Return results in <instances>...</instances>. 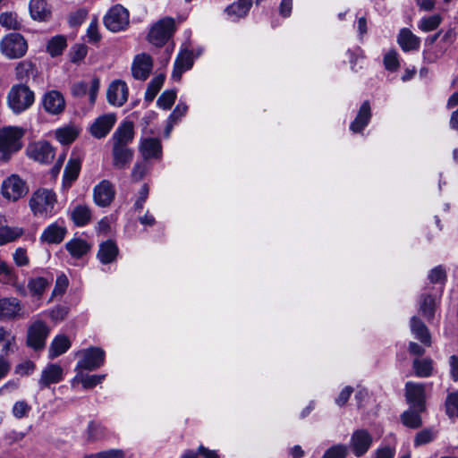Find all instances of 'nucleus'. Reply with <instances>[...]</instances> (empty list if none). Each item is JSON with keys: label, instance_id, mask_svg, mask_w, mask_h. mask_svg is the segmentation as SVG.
<instances>
[{"label": "nucleus", "instance_id": "f257e3e1", "mask_svg": "<svg viewBox=\"0 0 458 458\" xmlns=\"http://www.w3.org/2000/svg\"><path fill=\"white\" fill-rule=\"evenodd\" d=\"M56 201V195L53 191L38 189L30 196L29 206L34 216L46 219L55 215Z\"/></svg>", "mask_w": 458, "mask_h": 458}, {"label": "nucleus", "instance_id": "f03ea898", "mask_svg": "<svg viewBox=\"0 0 458 458\" xmlns=\"http://www.w3.org/2000/svg\"><path fill=\"white\" fill-rule=\"evenodd\" d=\"M34 101V92L22 83L13 85L7 95V105L17 114L29 109Z\"/></svg>", "mask_w": 458, "mask_h": 458}, {"label": "nucleus", "instance_id": "7ed1b4c3", "mask_svg": "<svg viewBox=\"0 0 458 458\" xmlns=\"http://www.w3.org/2000/svg\"><path fill=\"white\" fill-rule=\"evenodd\" d=\"M22 129L8 126L0 130V153L3 161H8L11 156L21 148Z\"/></svg>", "mask_w": 458, "mask_h": 458}, {"label": "nucleus", "instance_id": "20e7f679", "mask_svg": "<svg viewBox=\"0 0 458 458\" xmlns=\"http://www.w3.org/2000/svg\"><path fill=\"white\" fill-rule=\"evenodd\" d=\"M27 50L28 43L20 33H9L0 41V52L8 59L21 58L25 55Z\"/></svg>", "mask_w": 458, "mask_h": 458}, {"label": "nucleus", "instance_id": "39448f33", "mask_svg": "<svg viewBox=\"0 0 458 458\" xmlns=\"http://www.w3.org/2000/svg\"><path fill=\"white\" fill-rule=\"evenodd\" d=\"M81 359L77 362L75 370H96L103 366L106 353L99 347H89L78 352Z\"/></svg>", "mask_w": 458, "mask_h": 458}, {"label": "nucleus", "instance_id": "423d86ee", "mask_svg": "<svg viewBox=\"0 0 458 458\" xmlns=\"http://www.w3.org/2000/svg\"><path fill=\"white\" fill-rule=\"evenodd\" d=\"M175 30L174 20L165 17L159 20L151 28L148 38V41L157 47L163 46Z\"/></svg>", "mask_w": 458, "mask_h": 458}, {"label": "nucleus", "instance_id": "0eeeda50", "mask_svg": "<svg viewBox=\"0 0 458 458\" xmlns=\"http://www.w3.org/2000/svg\"><path fill=\"white\" fill-rule=\"evenodd\" d=\"M104 24L112 32L123 30L129 25V12L120 4L114 5L104 16Z\"/></svg>", "mask_w": 458, "mask_h": 458}, {"label": "nucleus", "instance_id": "6e6552de", "mask_svg": "<svg viewBox=\"0 0 458 458\" xmlns=\"http://www.w3.org/2000/svg\"><path fill=\"white\" fill-rule=\"evenodd\" d=\"M1 190L4 198L10 201H17L29 191L26 182L17 174H12L7 177L3 182Z\"/></svg>", "mask_w": 458, "mask_h": 458}, {"label": "nucleus", "instance_id": "1a4fd4ad", "mask_svg": "<svg viewBox=\"0 0 458 458\" xmlns=\"http://www.w3.org/2000/svg\"><path fill=\"white\" fill-rule=\"evenodd\" d=\"M49 327L43 321H36L30 325L27 334V344L34 350L45 347L46 340L49 335Z\"/></svg>", "mask_w": 458, "mask_h": 458}, {"label": "nucleus", "instance_id": "9d476101", "mask_svg": "<svg viewBox=\"0 0 458 458\" xmlns=\"http://www.w3.org/2000/svg\"><path fill=\"white\" fill-rule=\"evenodd\" d=\"M373 443L371 434L366 429L355 430L350 438L349 447L357 457L364 455Z\"/></svg>", "mask_w": 458, "mask_h": 458}, {"label": "nucleus", "instance_id": "9b49d317", "mask_svg": "<svg viewBox=\"0 0 458 458\" xmlns=\"http://www.w3.org/2000/svg\"><path fill=\"white\" fill-rule=\"evenodd\" d=\"M26 151L30 158L42 164H48L55 157L54 148L47 141L33 142Z\"/></svg>", "mask_w": 458, "mask_h": 458}, {"label": "nucleus", "instance_id": "f8f14e48", "mask_svg": "<svg viewBox=\"0 0 458 458\" xmlns=\"http://www.w3.org/2000/svg\"><path fill=\"white\" fill-rule=\"evenodd\" d=\"M129 89L121 80L112 81L106 90V99L114 106H122L128 99Z\"/></svg>", "mask_w": 458, "mask_h": 458}, {"label": "nucleus", "instance_id": "ddd939ff", "mask_svg": "<svg viewBox=\"0 0 458 458\" xmlns=\"http://www.w3.org/2000/svg\"><path fill=\"white\" fill-rule=\"evenodd\" d=\"M406 399L411 409H417L419 411H424L425 405V387L423 384L407 382L405 385Z\"/></svg>", "mask_w": 458, "mask_h": 458}, {"label": "nucleus", "instance_id": "4468645a", "mask_svg": "<svg viewBox=\"0 0 458 458\" xmlns=\"http://www.w3.org/2000/svg\"><path fill=\"white\" fill-rule=\"evenodd\" d=\"M115 196L114 186L107 180L101 181L93 189V199L98 207H108Z\"/></svg>", "mask_w": 458, "mask_h": 458}, {"label": "nucleus", "instance_id": "2eb2a0df", "mask_svg": "<svg viewBox=\"0 0 458 458\" xmlns=\"http://www.w3.org/2000/svg\"><path fill=\"white\" fill-rule=\"evenodd\" d=\"M153 68V60L146 53L137 55L131 64V73L134 79L145 81Z\"/></svg>", "mask_w": 458, "mask_h": 458}, {"label": "nucleus", "instance_id": "dca6fc26", "mask_svg": "<svg viewBox=\"0 0 458 458\" xmlns=\"http://www.w3.org/2000/svg\"><path fill=\"white\" fill-rule=\"evenodd\" d=\"M44 110L50 114H59L65 108V100L63 94L58 90H50L42 98Z\"/></svg>", "mask_w": 458, "mask_h": 458}, {"label": "nucleus", "instance_id": "f3484780", "mask_svg": "<svg viewBox=\"0 0 458 458\" xmlns=\"http://www.w3.org/2000/svg\"><path fill=\"white\" fill-rule=\"evenodd\" d=\"M116 122L114 114H106L98 116L90 125L89 131L97 139L105 138Z\"/></svg>", "mask_w": 458, "mask_h": 458}, {"label": "nucleus", "instance_id": "a211bd4d", "mask_svg": "<svg viewBox=\"0 0 458 458\" xmlns=\"http://www.w3.org/2000/svg\"><path fill=\"white\" fill-rule=\"evenodd\" d=\"M67 233L64 221H55L49 225L41 233L40 241L49 243L57 244L63 242Z\"/></svg>", "mask_w": 458, "mask_h": 458}, {"label": "nucleus", "instance_id": "6ab92c4d", "mask_svg": "<svg viewBox=\"0 0 458 458\" xmlns=\"http://www.w3.org/2000/svg\"><path fill=\"white\" fill-rule=\"evenodd\" d=\"M21 317V304L18 299L0 298V319H15Z\"/></svg>", "mask_w": 458, "mask_h": 458}, {"label": "nucleus", "instance_id": "aec40b11", "mask_svg": "<svg viewBox=\"0 0 458 458\" xmlns=\"http://www.w3.org/2000/svg\"><path fill=\"white\" fill-rule=\"evenodd\" d=\"M100 81L98 78H93L89 89V85L85 81L75 82L72 86V94L73 97L81 98L89 93L90 104H94L99 90Z\"/></svg>", "mask_w": 458, "mask_h": 458}, {"label": "nucleus", "instance_id": "412c9836", "mask_svg": "<svg viewBox=\"0 0 458 458\" xmlns=\"http://www.w3.org/2000/svg\"><path fill=\"white\" fill-rule=\"evenodd\" d=\"M134 137L133 123L131 122L122 123L112 135L113 146L127 147Z\"/></svg>", "mask_w": 458, "mask_h": 458}, {"label": "nucleus", "instance_id": "4be33fe9", "mask_svg": "<svg viewBox=\"0 0 458 458\" xmlns=\"http://www.w3.org/2000/svg\"><path fill=\"white\" fill-rule=\"evenodd\" d=\"M64 370L61 366L57 364L47 365L41 372L38 380L40 389L48 387L52 384H57L63 379Z\"/></svg>", "mask_w": 458, "mask_h": 458}, {"label": "nucleus", "instance_id": "5701e85b", "mask_svg": "<svg viewBox=\"0 0 458 458\" xmlns=\"http://www.w3.org/2000/svg\"><path fill=\"white\" fill-rule=\"evenodd\" d=\"M193 65V55L190 50H182L175 61L174 70L172 72V78L174 81H180L182 74L190 70Z\"/></svg>", "mask_w": 458, "mask_h": 458}, {"label": "nucleus", "instance_id": "b1692460", "mask_svg": "<svg viewBox=\"0 0 458 458\" xmlns=\"http://www.w3.org/2000/svg\"><path fill=\"white\" fill-rule=\"evenodd\" d=\"M139 148L144 159L160 158L162 157V146L157 138L142 139Z\"/></svg>", "mask_w": 458, "mask_h": 458}, {"label": "nucleus", "instance_id": "393cba45", "mask_svg": "<svg viewBox=\"0 0 458 458\" xmlns=\"http://www.w3.org/2000/svg\"><path fill=\"white\" fill-rule=\"evenodd\" d=\"M397 43L404 52L418 50L420 46V38L407 28L400 30L397 35Z\"/></svg>", "mask_w": 458, "mask_h": 458}, {"label": "nucleus", "instance_id": "a878e982", "mask_svg": "<svg viewBox=\"0 0 458 458\" xmlns=\"http://www.w3.org/2000/svg\"><path fill=\"white\" fill-rule=\"evenodd\" d=\"M53 277L36 276L28 281V289L31 297L40 300L45 291L50 286Z\"/></svg>", "mask_w": 458, "mask_h": 458}, {"label": "nucleus", "instance_id": "bb28decb", "mask_svg": "<svg viewBox=\"0 0 458 458\" xmlns=\"http://www.w3.org/2000/svg\"><path fill=\"white\" fill-rule=\"evenodd\" d=\"M371 118V109L369 101L363 102L354 121L350 125V130L353 132L361 131L369 123Z\"/></svg>", "mask_w": 458, "mask_h": 458}, {"label": "nucleus", "instance_id": "cd10ccee", "mask_svg": "<svg viewBox=\"0 0 458 458\" xmlns=\"http://www.w3.org/2000/svg\"><path fill=\"white\" fill-rule=\"evenodd\" d=\"M113 165L117 169H124L133 157V151L127 147L113 146Z\"/></svg>", "mask_w": 458, "mask_h": 458}, {"label": "nucleus", "instance_id": "c85d7f7f", "mask_svg": "<svg viewBox=\"0 0 458 458\" xmlns=\"http://www.w3.org/2000/svg\"><path fill=\"white\" fill-rule=\"evenodd\" d=\"M118 254V248L112 241H106L99 245L98 259L102 264L112 263Z\"/></svg>", "mask_w": 458, "mask_h": 458}, {"label": "nucleus", "instance_id": "c756f323", "mask_svg": "<svg viewBox=\"0 0 458 458\" xmlns=\"http://www.w3.org/2000/svg\"><path fill=\"white\" fill-rule=\"evenodd\" d=\"M65 248L72 257L80 259L89 252L90 245L83 239L74 238L65 243Z\"/></svg>", "mask_w": 458, "mask_h": 458}, {"label": "nucleus", "instance_id": "7c9ffc66", "mask_svg": "<svg viewBox=\"0 0 458 458\" xmlns=\"http://www.w3.org/2000/svg\"><path fill=\"white\" fill-rule=\"evenodd\" d=\"M29 8L30 15L34 20L46 21L50 17L51 11L46 0H30Z\"/></svg>", "mask_w": 458, "mask_h": 458}, {"label": "nucleus", "instance_id": "2f4dec72", "mask_svg": "<svg viewBox=\"0 0 458 458\" xmlns=\"http://www.w3.org/2000/svg\"><path fill=\"white\" fill-rule=\"evenodd\" d=\"M251 6L252 0H238L228 5L225 12L227 15L239 19L245 17Z\"/></svg>", "mask_w": 458, "mask_h": 458}, {"label": "nucleus", "instance_id": "473e14b6", "mask_svg": "<svg viewBox=\"0 0 458 458\" xmlns=\"http://www.w3.org/2000/svg\"><path fill=\"white\" fill-rule=\"evenodd\" d=\"M71 346V342L67 336L64 335H57L52 341L49 350L48 357L54 359L64 353Z\"/></svg>", "mask_w": 458, "mask_h": 458}, {"label": "nucleus", "instance_id": "72a5a7b5", "mask_svg": "<svg viewBox=\"0 0 458 458\" xmlns=\"http://www.w3.org/2000/svg\"><path fill=\"white\" fill-rule=\"evenodd\" d=\"M411 331L422 344H430V335L425 324L417 317L411 319Z\"/></svg>", "mask_w": 458, "mask_h": 458}, {"label": "nucleus", "instance_id": "f704fd0d", "mask_svg": "<svg viewBox=\"0 0 458 458\" xmlns=\"http://www.w3.org/2000/svg\"><path fill=\"white\" fill-rule=\"evenodd\" d=\"M16 338L11 331L0 327V355L7 356L14 351Z\"/></svg>", "mask_w": 458, "mask_h": 458}, {"label": "nucleus", "instance_id": "c9c22d12", "mask_svg": "<svg viewBox=\"0 0 458 458\" xmlns=\"http://www.w3.org/2000/svg\"><path fill=\"white\" fill-rule=\"evenodd\" d=\"M81 171V161L78 158H71L64 171V183L70 186L78 177Z\"/></svg>", "mask_w": 458, "mask_h": 458}, {"label": "nucleus", "instance_id": "e433bc0d", "mask_svg": "<svg viewBox=\"0 0 458 458\" xmlns=\"http://www.w3.org/2000/svg\"><path fill=\"white\" fill-rule=\"evenodd\" d=\"M71 219L75 225L84 226L91 219L90 209L87 206L78 205L71 212Z\"/></svg>", "mask_w": 458, "mask_h": 458}, {"label": "nucleus", "instance_id": "4c0bfd02", "mask_svg": "<svg viewBox=\"0 0 458 458\" xmlns=\"http://www.w3.org/2000/svg\"><path fill=\"white\" fill-rule=\"evenodd\" d=\"M80 130L73 126H64L55 131V137L57 140L63 145L71 144L78 137Z\"/></svg>", "mask_w": 458, "mask_h": 458}, {"label": "nucleus", "instance_id": "58836bf2", "mask_svg": "<svg viewBox=\"0 0 458 458\" xmlns=\"http://www.w3.org/2000/svg\"><path fill=\"white\" fill-rule=\"evenodd\" d=\"M448 49L446 46L441 44L439 41L437 45H432L423 51V58L427 63H435L441 58Z\"/></svg>", "mask_w": 458, "mask_h": 458}, {"label": "nucleus", "instance_id": "ea45409f", "mask_svg": "<svg viewBox=\"0 0 458 458\" xmlns=\"http://www.w3.org/2000/svg\"><path fill=\"white\" fill-rule=\"evenodd\" d=\"M23 234V229L21 227H11L7 225L0 226V245L13 242Z\"/></svg>", "mask_w": 458, "mask_h": 458}, {"label": "nucleus", "instance_id": "a19ab883", "mask_svg": "<svg viewBox=\"0 0 458 458\" xmlns=\"http://www.w3.org/2000/svg\"><path fill=\"white\" fill-rule=\"evenodd\" d=\"M77 375L75 380H79L85 389L93 388L100 384L106 377V375H88L83 374L82 370H76Z\"/></svg>", "mask_w": 458, "mask_h": 458}, {"label": "nucleus", "instance_id": "79ce46f5", "mask_svg": "<svg viewBox=\"0 0 458 458\" xmlns=\"http://www.w3.org/2000/svg\"><path fill=\"white\" fill-rule=\"evenodd\" d=\"M67 46L66 38L64 36L58 35L52 38L47 46V51L53 57L57 56L63 53Z\"/></svg>", "mask_w": 458, "mask_h": 458}, {"label": "nucleus", "instance_id": "37998d69", "mask_svg": "<svg viewBox=\"0 0 458 458\" xmlns=\"http://www.w3.org/2000/svg\"><path fill=\"white\" fill-rule=\"evenodd\" d=\"M413 369L417 377H428L432 374V360L428 358L416 359L413 361Z\"/></svg>", "mask_w": 458, "mask_h": 458}, {"label": "nucleus", "instance_id": "c03bdc74", "mask_svg": "<svg viewBox=\"0 0 458 458\" xmlns=\"http://www.w3.org/2000/svg\"><path fill=\"white\" fill-rule=\"evenodd\" d=\"M442 22V17L439 14L422 17L418 23V28L424 31L429 32L435 30Z\"/></svg>", "mask_w": 458, "mask_h": 458}, {"label": "nucleus", "instance_id": "a18cd8bd", "mask_svg": "<svg viewBox=\"0 0 458 458\" xmlns=\"http://www.w3.org/2000/svg\"><path fill=\"white\" fill-rule=\"evenodd\" d=\"M421 411H419L417 409L408 410L404 411L402 415L403 423L411 428H418L421 426L422 421L420 418Z\"/></svg>", "mask_w": 458, "mask_h": 458}, {"label": "nucleus", "instance_id": "49530a36", "mask_svg": "<svg viewBox=\"0 0 458 458\" xmlns=\"http://www.w3.org/2000/svg\"><path fill=\"white\" fill-rule=\"evenodd\" d=\"M436 309V299L431 295H422L420 303V310L422 315L427 319H431L434 317Z\"/></svg>", "mask_w": 458, "mask_h": 458}, {"label": "nucleus", "instance_id": "de8ad7c7", "mask_svg": "<svg viewBox=\"0 0 458 458\" xmlns=\"http://www.w3.org/2000/svg\"><path fill=\"white\" fill-rule=\"evenodd\" d=\"M165 81V76L163 74H159L154 77L148 83L146 93L145 99L147 101H152L160 89L162 88Z\"/></svg>", "mask_w": 458, "mask_h": 458}, {"label": "nucleus", "instance_id": "09e8293b", "mask_svg": "<svg viewBox=\"0 0 458 458\" xmlns=\"http://www.w3.org/2000/svg\"><path fill=\"white\" fill-rule=\"evenodd\" d=\"M16 280L14 269L5 262L0 261V283L13 284Z\"/></svg>", "mask_w": 458, "mask_h": 458}, {"label": "nucleus", "instance_id": "8fccbe9b", "mask_svg": "<svg viewBox=\"0 0 458 458\" xmlns=\"http://www.w3.org/2000/svg\"><path fill=\"white\" fill-rule=\"evenodd\" d=\"M385 68L389 72H395L400 66L398 53L394 49L387 51L383 58Z\"/></svg>", "mask_w": 458, "mask_h": 458}, {"label": "nucleus", "instance_id": "3c124183", "mask_svg": "<svg viewBox=\"0 0 458 458\" xmlns=\"http://www.w3.org/2000/svg\"><path fill=\"white\" fill-rule=\"evenodd\" d=\"M0 24L8 30H19L21 28V23L17 20V15L13 13H1Z\"/></svg>", "mask_w": 458, "mask_h": 458}, {"label": "nucleus", "instance_id": "603ef678", "mask_svg": "<svg viewBox=\"0 0 458 458\" xmlns=\"http://www.w3.org/2000/svg\"><path fill=\"white\" fill-rule=\"evenodd\" d=\"M176 99V92L174 90H165L158 98L157 104L159 107L168 110L172 107Z\"/></svg>", "mask_w": 458, "mask_h": 458}, {"label": "nucleus", "instance_id": "864d4df0", "mask_svg": "<svg viewBox=\"0 0 458 458\" xmlns=\"http://www.w3.org/2000/svg\"><path fill=\"white\" fill-rule=\"evenodd\" d=\"M34 65L28 61L21 62L16 66L17 79L23 81L34 72Z\"/></svg>", "mask_w": 458, "mask_h": 458}, {"label": "nucleus", "instance_id": "5fc2aeb1", "mask_svg": "<svg viewBox=\"0 0 458 458\" xmlns=\"http://www.w3.org/2000/svg\"><path fill=\"white\" fill-rule=\"evenodd\" d=\"M446 413L450 416H458V392L451 393L445 401Z\"/></svg>", "mask_w": 458, "mask_h": 458}, {"label": "nucleus", "instance_id": "6e6d98bb", "mask_svg": "<svg viewBox=\"0 0 458 458\" xmlns=\"http://www.w3.org/2000/svg\"><path fill=\"white\" fill-rule=\"evenodd\" d=\"M347 446L344 445H335L327 449L322 458H346Z\"/></svg>", "mask_w": 458, "mask_h": 458}, {"label": "nucleus", "instance_id": "4d7b16f0", "mask_svg": "<svg viewBox=\"0 0 458 458\" xmlns=\"http://www.w3.org/2000/svg\"><path fill=\"white\" fill-rule=\"evenodd\" d=\"M31 407L26 401H18L13 406V415L17 419L24 418L30 411Z\"/></svg>", "mask_w": 458, "mask_h": 458}, {"label": "nucleus", "instance_id": "13d9d810", "mask_svg": "<svg viewBox=\"0 0 458 458\" xmlns=\"http://www.w3.org/2000/svg\"><path fill=\"white\" fill-rule=\"evenodd\" d=\"M435 438V433L433 430L429 428L423 429L417 433L415 439H414V445L416 446L426 445Z\"/></svg>", "mask_w": 458, "mask_h": 458}, {"label": "nucleus", "instance_id": "bf43d9fd", "mask_svg": "<svg viewBox=\"0 0 458 458\" xmlns=\"http://www.w3.org/2000/svg\"><path fill=\"white\" fill-rule=\"evenodd\" d=\"M68 284L69 281L65 275L62 274L57 276L55 285L52 292V297L64 294L68 287Z\"/></svg>", "mask_w": 458, "mask_h": 458}, {"label": "nucleus", "instance_id": "052dcab7", "mask_svg": "<svg viewBox=\"0 0 458 458\" xmlns=\"http://www.w3.org/2000/svg\"><path fill=\"white\" fill-rule=\"evenodd\" d=\"M87 37L89 42L97 43L100 40L101 36L98 29V19L93 18L87 29Z\"/></svg>", "mask_w": 458, "mask_h": 458}, {"label": "nucleus", "instance_id": "680f3d73", "mask_svg": "<svg viewBox=\"0 0 458 458\" xmlns=\"http://www.w3.org/2000/svg\"><path fill=\"white\" fill-rule=\"evenodd\" d=\"M69 309L65 306H56L49 311V317L52 320L61 321L64 319L68 314Z\"/></svg>", "mask_w": 458, "mask_h": 458}, {"label": "nucleus", "instance_id": "e2e57ef3", "mask_svg": "<svg viewBox=\"0 0 458 458\" xmlns=\"http://www.w3.org/2000/svg\"><path fill=\"white\" fill-rule=\"evenodd\" d=\"M148 196V186L147 184H143L139 191V197L134 203V209L136 211L141 210L143 208V205L146 202Z\"/></svg>", "mask_w": 458, "mask_h": 458}, {"label": "nucleus", "instance_id": "0e129e2a", "mask_svg": "<svg viewBox=\"0 0 458 458\" xmlns=\"http://www.w3.org/2000/svg\"><path fill=\"white\" fill-rule=\"evenodd\" d=\"M86 17L87 11L84 9H80L70 15L69 23L72 27L79 26L85 21Z\"/></svg>", "mask_w": 458, "mask_h": 458}, {"label": "nucleus", "instance_id": "69168bd1", "mask_svg": "<svg viewBox=\"0 0 458 458\" xmlns=\"http://www.w3.org/2000/svg\"><path fill=\"white\" fill-rule=\"evenodd\" d=\"M187 111V105L184 103H179L169 115V121L177 123L178 120L186 114Z\"/></svg>", "mask_w": 458, "mask_h": 458}, {"label": "nucleus", "instance_id": "338daca9", "mask_svg": "<svg viewBox=\"0 0 458 458\" xmlns=\"http://www.w3.org/2000/svg\"><path fill=\"white\" fill-rule=\"evenodd\" d=\"M15 264L19 267L26 266L29 264V258L27 252L22 248H18L13 254Z\"/></svg>", "mask_w": 458, "mask_h": 458}, {"label": "nucleus", "instance_id": "774afa93", "mask_svg": "<svg viewBox=\"0 0 458 458\" xmlns=\"http://www.w3.org/2000/svg\"><path fill=\"white\" fill-rule=\"evenodd\" d=\"M123 453L121 450H109L98 453L97 454L89 455L85 458H123Z\"/></svg>", "mask_w": 458, "mask_h": 458}]
</instances>
